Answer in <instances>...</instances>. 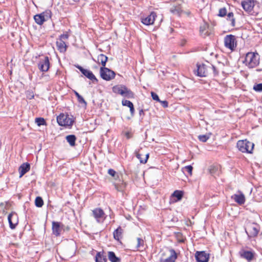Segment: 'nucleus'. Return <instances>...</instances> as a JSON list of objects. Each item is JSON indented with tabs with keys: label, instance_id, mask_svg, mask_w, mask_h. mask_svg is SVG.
Wrapping results in <instances>:
<instances>
[{
	"label": "nucleus",
	"instance_id": "obj_38",
	"mask_svg": "<svg viewBox=\"0 0 262 262\" xmlns=\"http://www.w3.org/2000/svg\"><path fill=\"white\" fill-rule=\"evenodd\" d=\"M253 90L256 92H262V83L255 84L253 86Z\"/></svg>",
	"mask_w": 262,
	"mask_h": 262
},
{
	"label": "nucleus",
	"instance_id": "obj_22",
	"mask_svg": "<svg viewBox=\"0 0 262 262\" xmlns=\"http://www.w3.org/2000/svg\"><path fill=\"white\" fill-rule=\"evenodd\" d=\"M56 46L58 50L61 53H64L67 50V46L65 42L59 39L56 41Z\"/></svg>",
	"mask_w": 262,
	"mask_h": 262
},
{
	"label": "nucleus",
	"instance_id": "obj_1",
	"mask_svg": "<svg viewBox=\"0 0 262 262\" xmlns=\"http://www.w3.org/2000/svg\"><path fill=\"white\" fill-rule=\"evenodd\" d=\"M260 56L256 52H248L246 54L243 63L250 69L256 67L259 64Z\"/></svg>",
	"mask_w": 262,
	"mask_h": 262
},
{
	"label": "nucleus",
	"instance_id": "obj_7",
	"mask_svg": "<svg viewBox=\"0 0 262 262\" xmlns=\"http://www.w3.org/2000/svg\"><path fill=\"white\" fill-rule=\"evenodd\" d=\"M224 45L226 48L234 50L236 47L235 36L231 34L226 35L224 38Z\"/></svg>",
	"mask_w": 262,
	"mask_h": 262
},
{
	"label": "nucleus",
	"instance_id": "obj_48",
	"mask_svg": "<svg viewBox=\"0 0 262 262\" xmlns=\"http://www.w3.org/2000/svg\"><path fill=\"white\" fill-rule=\"evenodd\" d=\"M164 107H167L168 106V102L166 100L159 101Z\"/></svg>",
	"mask_w": 262,
	"mask_h": 262
},
{
	"label": "nucleus",
	"instance_id": "obj_32",
	"mask_svg": "<svg viewBox=\"0 0 262 262\" xmlns=\"http://www.w3.org/2000/svg\"><path fill=\"white\" fill-rule=\"evenodd\" d=\"M227 19L231 22L230 24L232 27H234L235 25V18L233 12H229L227 15Z\"/></svg>",
	"mask_w": 262,
	"mask_h": 262
},
{
	"label": "nucleus",
	"instance_id": "obj_44",
	"mask_svg": "<svg viewBox=\"0 0 262 262\" xmlns=\"http://www.w3.org/2000/svg\"><path fill=\"white\" fill-rule=\"evenodd\" d=\"M151 96L152 97V98L154 100H156V101H158V102L160 101V99L159 98V96H158V95L156 93H154L153 92H151Z\"/></svg>",
	"mask_w": 262,
	"mask_h": 262
},
{
	"label": "nucleus",
	"instance_id": "obj_15",
	"mask_svg": "<svg viewBox=\"0 0 262 262\" xmlns=\"http://www.w3.org/2000/svg\"><path fill=\"white\" fill-rule=\"evenodd\" d=\"M242 6L244 10L247 13H251L255 6L254 0H245L242 2Z\"/></svg>",
	"mask_w": 262,
	"mask_h": 262
},
{
	"label": "nucleus",
	"instance_id": "obj_9",
	"mask_svg": "<svg viewBox=\"0 0 262 262\" xmlns=\"http://www.w3.org/2000/svg\"><path fill=\"white\" fill-rule=\"evenodd\" d=\"M92 214L98 223L102 222L105 218L103 210L100 208L94 209L92 211Z\"/></svg>",
	"mask_w": 262,
	"mask_h": 262
},
{
	"label": "nucleus",
	"instance_id": "obj_21",
	"mask_svg": "<svg viewBox=\"0 0 262 262\" xmlns=\"http://www.w3.org/2000/svg\"><path fill=\"white\" fill-rule=\"evenodd\" d=\"M116 189L120 192H124L126 187V183L123 181L119 180L118 182L114 183Z\"/></svg>",
	"mask_w": 262,
	"mask_h": 262
},
{
	"label": "nucleus",
	"instance_id": "obj_5",
	"mask_svg": "<svg viewBox=\"0 0 262 262\" xmlns=\"http://www.w3.org/2000/svg\"><path fill=\"white\" fill-rule=\"evenodd\" d=\"M57 121L60 126H71L73 125L74 120L68 115L60 114L57 117Z\"/></svg>",
	"mask_w": 262,
	"mask_h": 262
},
{
	"label": "nucleus",
	"instance_id": "obj_31",
	"mask_svg": "<svg viewBox=\"0 0 262 262\" xmlns=\"http://www.w3.org/2000/svg\"><path fill=\"white\" fill-rule=\"evenodd\" d=\"M183 192L181 190H175L172 194L171 196L175 197L177 199V201H180L183 196Z\"/></svg>",
	"mask_w": 262,
	"mask_h": 262
},
{
	"label": "nucleus",
	"instance_id": "obj_29",
	"mask_svg": "<svg viewBox=\"0 0 262 262\" xmlns=\"http://www.w3.org/2000/svg\"><path fill=\"white\" fill-rule=\"evenodd\" d=\"M96 262H106L107 259L105 256L103 255L100 252L97 253L95 256Z\"/></svg>",
	"mask_w": 262,
	"mask_h": 262
},
{
	"label": "nucleus",
	"instance_id": "obj_26",
	"mask_svg": "<svg viewBox=\"0 0 262 262\" xmlns=\"http://www.w3.org/2000/svg\"><path fill=\"white\" fill-rule=\"evenodd\" d=\"M107 57L103 54H101L98 55L97 58V61L99 63H101L102 67H104L106 64V62L107 61Z\"/></svg>",
	"mask_w": 262,
	"mask_h": 262
},
{
	"label": "nucleus",
	"instance_id": "obj_14",
	"mask_svg": "<svg viewBox=\"0 0 262 262\" xmlns=\"http://www.w3.org/2000/svg\"><path fill=\"white\" fill-rule=\"evenodd\" d=\"M38 67L41 72H47L50 68L49 59L46 56L42 60H40L38 64Z\"/></svg>",
	"mask_w": 262,
	"mask_h": 262
},
{
	"label": "nucleus",
	"instance_id": "obj_3",
	"mask_svg": "<svg viewBox=\"0 0 262 262\" xmlns=\"http://www.w3.org/2000/svg\"><path fill=\"white\" fill-rule=\"evenodd\" d=\"M254 144L247 140H239L237 142L236 146L242 152L252 153Z\"/></svg>",
	"mask_w": 262,
	"mask_h": 262
},
{
	"label": "nucleus",
	"instance_id": "obj_49",
	"mask_svg": "<svg viewBox=\"0 0 262 262\" xmlns=\"http://www.w3.org/2000/svg\"><path fill=\"white\" fill-rule=\"evenodd\" d=\"M139 115L140 116L142 115H144V112H143V110H141L140 111H139Z\"/></svg>",
	"mask_w": 262,
	"mask_h": 262
},
{
	"label": "nucleus",
	"instance_id": "obj_43",
	"mask_svg": "<svg viewBox=\"0 0 262 262\" xmlns=\"http://www.w3.org/2000/svg\"><path fill=\"white\" fill-rule=\"evenodd\" d=\"M122 104L123 106H126L129 107L131 106L132 104H133V103L129 100H123L122 101Z\"/></svg>",
	"mask_w": 262,
	"mask_h": 262
},
{
	"label": "nucleus",
	"instance_id": "obj_12",
	"mask_svg": "<svg viewBox=\"0 0 262 262\" xmlns=\"http://www.w3.org/2000/svg\"><path fill=\"white\" fill-rule=\"evenodd\" d=\"M76 67L79 70V71L83 74L85 77H86L89 79L91 80L93 82H98L97 79L96 78L95 75L93 74V73L88 70L84 69L81 66L79 65L76 66Z\"/></svg>",
	"mask_w": 262,
	"mask_h": 262
},
{
	"label": "nucleus",
	"instance_id": "obj_40",
	"mask_svg": "<svg viewBox=\"0 0 262 262\" xmlns=\"http://www.w3.org/2000/svg\"><path fill=\"white\" fill-rule=\"evenodd\" d=\"M227 14V10L225 8H221L219 10V13L218 15L221 17H224L226 16Z\"/></svg>",
	"mask_w": 262,
	"mask_h": 262
},
{
	"label": "nucleus",
	"instance_id": "obj_11",
	"mask_svg": "<svg viewBox=\"0 0 262 262\" xmlns=\"http://www.w3.org/2000/svg\"><path fill=\"white\" fill-rule=\"evenodd\" d=\"M239 255L241 258L246 259L248 262H250L253 259L255 253L253 251H247L242 249L239 251Z\"/></svg>",
	"mask_w": 262,
	"mask_h": 262
},
{
	"label": "nucleus",
	"instance_id": "obj_46",
	"mask_svg": "<svg viewBox=\"0 0 262 262\" xmlns=\"http://www.w3.org/2000/svg\"><path fill=\"white\" fill-rule=\"evenodd\" d=\"M69 38V35L68 34H61L60 35V39H61V40H66V39H68Z\"/></svg>",
	"mask_w": 262,
	"mask_h": 262
},
{
	"label": "nucleus",
	"instance_id": "obj_6",
	"mask_svg": "<svg viewBox=\"0 0 262 262\" xmlns=\"http://www.w3.org/2000/svg\"><path fill=\"white\" fill-rule=\"evenodd\" d=\"M100 74L101 77L106 81L111 80L115 77V73L105 67H101L100 69Z\"/></svg>",
	"mask_w": 262,
	"mask_h": 262
},
{
	"label": "nucleus",
	"instance_id": "obj_2",
	"mask_svg": "<svg viewBox=\"0 0 262 262\" xmlns=\"http://www.w3.org/2000/svg\"><path fill=\"white\" fill-rule=\"evenodd\" d=\"M113 92L128 98H133L134 96L133 92L124 85H117L113 86Z\"/></svg>",
	"mask_w": 262,
	"mask_h": 262
},
{
	"label": "nucleus",
	"instance_id": "obj_8",
	"mask_svg": "<svg viewBox=\"0 0 262 262\" xmlns=\"http://www.w3.org/2000/svg\"><path fill=\"white\" fill-rule=\"evenodd\" d=\"M259 228L257 224L252 223L248 225L246 232L249 237H254L257 236L259 232Z\"/></svg>",
	"mask_w": 262,
	"mask_h": 262
},
{
	"label": "nucleus",
	"instance_id": "obj_24",
	"mask_svg": "<svg viewBox=\"0 0 262 262\" xmlns=\"http://www.w3.org/2000/svg\"><path fill=\"white\" fill-rule=\"evenodd\" d=\"M123 229L119 226L118 227L113 233L114 238L117 240L119 241L122 237Z\"/></svg>",
	"mask_w": 262,
	"mask_h": 262
},
{
	"label": "nucleus",
	"instance_id": "obj_30",
	"mask_svg": "<svg viewBox=\"0 0 262 262\" xmlns=\"http://www.w3.org/2000/svg\"><path fill=\"white\" fill-rule=\"evenodd\" d=\"M136 157L138 159H139L140 163H143V164H145V163H146L147 162V160L148 159V157H149V154H146L145 155V158H142L141 157L142 155L141 154H140L139 152H136Z\"/></svg>",
	"mask_w": 262,
	"mask_h": 262
},
{
	"label": "nucleus",
	"instance_id": "obj_19",
	"mask_svg": "<svg viewBox=\"0 0 262 262\" xmlns=\"http://www.w3.org/2000/svg\"><path fill=\"white\" fill-rule=\"evenodd\" d=\"M157 16L156 13L154 12H152L149 15L145 18H142L141 22L145 25H152L155 20V18Z\"/></svg>",
	"mask_w": 262,
	"mask_h": 262
},
{
	"label": "nucleus",
	"instance_id": "obj_25",
	"mask_svg": "<svg viewBox=\"0 0 262 262\" xmlns=\"http://www.w3.org/2000/svg\"><path fill=\"white\" fill-rule=\"evenodd\" d=\"M107 256L111 262H121V259L116 256L115 253L113 251L108 252Z\"/></svg>",
	"mask_w": 262,
	"mask_h": 262
},
{
	"label": "nucleus",
	"instance_id": "obj_10",
	"mask_svg": "<svg viewBox=\"0 0 262 262\" xmlns=\"http://www.w3.org/2000/svg\"><path fill=\"white\" fill-rule=\"evenodd\" d=\"M208 66L204 64H197V69L194 71V74L198 76L203 77H206L208 71Z\"/></svg>",
	"mask_w": 262,
	"mask_h": 262
},
{
	"label": "nucleus",
	"instance_id": "obj_41",
	"mask_svg": "<svg viewBox=\"0 0 262 262\" xmlns=\"http://www.w3.org/2000/svg\"><path fill=\"white\" fill-rule=\"evenodd\" d=\"M208 68L209 70H211L213 71V74L214 76H216L219 74V71L215 68V67L213 65H211L210 66H208Z\"/></svg>",
	"mask_w": 262,
	"mask_h": 262
},
{
	"label": "nucleus",
	"instance_id": "obj_17",
	"mask_svg": "<svg viewBox=\"0 0 262 262\" xmlns=\"http://www.w3.org/2000/svg\"><path fill=\"white\" fill-rule=\"evenodd\" d=\"M231 199H233L238 204L241 205L244 204L245 202V195L241 191H238L237 193L232 195Z\"/></svg>",
	"mask_w": 262,
	"mask_h": 262
},
{
	"label": "nucleus",
	"instance_id": "obj_36",
	"mask_svg": "<svg viewBox=\"0 0 262 262\" xmlns=\"http://www.w3.org/2000/svg\"><path fill=\"white\" fill-rule=\"evenodd\" d=\"M74 93L76 96L77 98V100L78 102L80 103H84L85 104H86V101L84 100V98L76 91L74 92Z\"/></svg>",
	"mask_w": 262,
	"mask_h": 262
},
{
	"label": "nucleus",
	"instance_id": "obj_33",
	"mask_svg": "<svg viewBox=\"0 0 262 262\" xmlns=\"http://www.w3.org/2000/svg\"><path fill=\"white\" fill-rule=\"evenodd\" d=\"M41 14H42V16L45 17L46 21L50 19L52 16V12L49 10H46L45 11L41 13Z\"/></svg>",
	"mask_w": 262,
	"mask_h": 262
},
{
	"label": "nucleus",
	"instance_id": "obj_18",
	"mask_svg": "<svg viewBox=\"0 0 262 262\" xmlns=\"http://www.w3.org/2000/svg\"><path fill=\"white\" fill-rule=\"evenodd\" d=\"M52 232L56 236H58L60 235V232L63 228V225L57 222L53 221L52 224Z\"/></svg>",
	"mask_w": 262,
	"mask_h": 262
},
{
	"label": "nucleus",
	"instance_id": "obj_27",
	"mask_svg": "<svg viewBox=\"0 0 262 262\" xmlns=\"http://www.w3.org/2000/svg\"><path fill=\"white\" fill-rule=\"evenodd\" d=\"M34 19L36 24L39 25H41L45 21V17L42 16V14H38L34 15Z\"/></svg>",
	"mask_w": 262,
	"mask_h": 262
},
{
	"label": "nucleus",
	"instance_id": "obj_47",
	"mask_svg": "<svg viewBox=\"0 0 262 262\" xmlns=\"http://www.w3.org/2000/svg\"><path fill=\"white\" fill-rule=\"evenodd\" d=\"M129 108L130 110V114H131L132 116H133L134 115V113H135V109H134V104H132L131 106L130 107H129Z\"/></svg>",
	"mask_w": 262,
	"mask_h": 262
},
{
	"label": "nucleus",
	"instance_id": "obj_50",
	"mask_svg": "<svg viewBox=\"0 0 262 262\" xmlns=\"http://www.w3.org/2000/svg\"><path fill=\"white\" fill-rule=\"evenodd\" d=\"M210 173L211 174H213L214 173V169L213 168L210 169Z\"/></svg>",
	"mask_w": 262,
	"mask_h": 262
},
{
	"label": "nucleus",
	"instance_id": "obj_28",
	"mask_svg": "<svg viewBox=\"0 0 262 262\" xmlns=\"http://www.w3.org/2000/svg\"><path fill=\"white\" fill-rule=\"evenodd\" d=\"M76 139V136L74 135H68L66 137L67 141L72 146H73L75 145Z\"/></svg>",
	"mask_w": 262,
	"mask_h": 262
},
{
	"label": "nucleus",
	"instance_id": "obj_51",
	"mask_svg": "<svg viewBox=\"0 0 262 262\" xmlns=\"http://www.w3.org/2000/svg\"><path fill=\"white\" fill-rule=\"evenodd\" d=\"M257 71H260L261 70H257Z\"/></svg>",
	"mask_w": 262,
	"mask_h": 262
},
{
	"label": "nucleus",
	"instance_id": "obj_39",
	"mask_svg": "<svg viewBox=\"0 0 262 262\" xmlns=\"http://www.w3.org/2000/svg\"><path fill=\"white\" fill-rule=\"evenodd\" d=\"M209 137L206 135H200L198 136L199 140L203 142H206L209 139Z\"/></svg>",
	"mask_w": 262,
	"mask_h": 262
},
{
	"label": "nucleus",
	"instance_id": "obj_13",
	"mask_svg": "<svg viewBox=\"0 0 262 262\" xmlns=\"http://www.w3.org/2000/svg\"><path fill=\"white\" fill-rule=\"evenodd\" d=\"M8 220L10 228L11 229H15L18 223L17 214L15 212H11L8 215Z\"/></svg>",
	"mask_w": 262,
	"mask_h": 262
},
{
	"label": "nucleus",
	"instance_id": "obj_16",
	"mask_svg": "<svg viewBox=\"0 0 262 262\" xmlns=\"http://www.w3.org/2000/svg\"><path fill=\"white\" fill-rule=\"evenodd\" d=\"M195 257L197 262H208L209 255L205 251H197Z\"/></svg>",
	"mask_w": 262,
	"mask_h": 262
},
{
	"label": "nucleus",
	"instance_id": "obj_23",
	"mask_svg": "<svg viewBox=\"0 0 262 262\" xmlns=\"http://www.w3.org/2000/svg\"><path fill=\"white\" fill-rule=\"evenodd\" d=\"M208 28L209 25L207 23H204L202 24L200 27V32L201 35L205 37L208 35H209V33L208 32Z\"/></svg>",
	"mask_w": 262,
	"mask_h": 262
},
{
	"label": "nucleus",
	"instance_id": "obj_35",
	"mask_svg": "<svg viewBox=\"0 0 262 262\" xmlns=\"http://www.w3.org/2000/svg\"><path fill=\"white\" fill-rule=\"evenodd\" d=\"M137 249H142V250L144 249V242L143 239L141 238L138 237L137 239Z\"/></svg>",
	"mask_w": 262,
	"mask_h": 262
},
{
	"label": "nucleus",
	"instance_id": "obj_42",
	"mask_svg": "<svg viewBox=\"0 0 262 262\" xmlns=\"http://www.w3.org/2000/svg\"><path fill=\"white\" fill-rule=\"evenodd\" d=\"M108 173L110 176L114 177L115 179L118 178V176L116 174V172L113 169H109L108 170Z\"/></svg>",
	"mask_w": 262,
	"mask_h": 262
},
{
	"label": "nucleus",
	"instance_id": "obj_20",
	"mask_svg": "<svg viewBox=\"0 0 262 262\" xmlns=\"http://www.w3.org/2000/svg\"><path fill=\"white\" fill-rule=\"evenodd\" d=\"M30 169V165L28 163H25L21 164L18 169L19 177H22Z\"/></svg>",
	"mask_w": 262,
	"mask_h": 262
},
{
	"label": "nucleus",
	"instance_id": "obj_37",
	"mask_svg": "<svg viewBox=\"0 0 262 262\" xmlns=\"http://www.w3.org/2000/svg\"><path fill=\"white\" fill-rule=\"evenodd\" d=\"M35 122L38 126L46 124L45 120L42 118H36Z\"/></svg>",
	"mask_w": 262,
	"mask_h": 262
},
{
	"label": "nucleus",
	"instance_id": "obj_4",
	"mask_svg": "<svg viewBox=\"0 0 262 262\" xmlns=\"http://www.w3.org/2000/svg\"><path fill=\"white\" fill-rule=\"evenodd\" d=\"M177 258L175 251L173 249H169L162 253L160 262H174Z\"/></svg>",
	"mask_w": 262,
	"mask_h": 262
},
{
	"label": "nucleus",
	"instance_id": "obj_34",
	"mask_svg": "<svg viewBox=\"0 0 262 262\" xmlns=\"http://www.w3.org/2000/svg\"><path fill=\"white\" fill-rule=\"evenodd\" d=\"M35 206L37 207H41L43 205V201L40 196H37L35 200Z\"/></svg>",
	"mask_w": 262,
	"mask_h": 262
},
{
	"label": "nucleus",
	"instance_id": "obj_45",
	"mask_svg": "<svg viewBox=\"0 0 262 262\" xmlns=\"http://www.w3.org/2000/svg\"><path fill=\"white\" fill-rule=\"evenodd\" d=\"M185 170L187 171L190 174H192L193 167L191 165L186 166L184 167Z\"/></svg>",
	"mask_w": 262,
	"mask_h": 262
}]
</instances>
